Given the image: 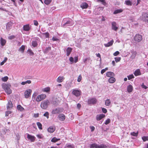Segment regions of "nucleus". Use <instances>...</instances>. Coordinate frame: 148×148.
Segmentation results:
<instances>
[{
  "label": "nucleus",
  "instance_id": "obj_1",
  "mask_svg": "<svg viewBox=\"0 0 148 148\" xmlns=\"http://www.w3.org/2000/svg\"><path fill=\"white\" fill-rule=\"evenodd\" d=\"M2 87L7 94L9 95L11 93L12 90L10 88L11 85L10 84H3Z\"/></svg>",
  "mask_w": 148,
  "mask_h": 148
},
{
  "label": "nucleus",
  "instance_id": "obj_2",
  "mask_svg": "<svg viewBox=\"0 0 148 148\" xmlns=\"http://www.w3.org/2000/svg\"><path fill=\"white\" fill-rule=\"evenodd\" d=\"M49 104L50 102L48 100H44L41 103L40 107L43 109H46Z\"/></svg>",
  "mask_w": 148,
  "mask_h": 148
},
{
  "label": "nucleus",
  "instance_id": "obj_3",
  "mask_svg": "<svg viewBox=\"0 0 148 148\" xmlns=\"http://www.w3.org/2000/svg\"><path fill=\"white\" fill-rule=\"evenodd\" d=\"M64 24L63 25V26H71L72 25L74 24V22L71 19H66L64 20L63 21Z\"/></svg>",
  "mask_w": 148,
  "mask_h": 148
},
{
  "label": "nucleus",
  "instance_id": "obj_4",
  "mask_svg": "<svg viewBox=\"0 0 148 148\" xmlns=\"http://www.w3.org/2000/svg\"><path fill=\"white\" fill-rule=\"evenodd\" d=\"M90 148H107V146L104 144L98 145L94 143L90 145Z\"/></svg>",
  "mask_w": 148,
  "mask_h": 148
},
{
  "label": "nucleus",
  "instance_id": "obj_5",
  "mask_svg": "<svg viewBox=\"0 0 148 148\" xmlns=\"http://www.w3.org/2000/svg\"><path fill=\"white\" fill-rule=\"evenodd\" d=\"M63 109L62 108H57L53 110L51 112L52 114H59L62 112Z\"/></svg>",
  "mask_w": 148,
  "mask_h": 148
},
{
  "label": "nucleus",
  "instance_id": "obj_6",
  "mask_svg": "<svg viewBox=\"0 0 148 148\" xmlns=\"http://www.w3.org/2000/svg\"><path fill=\"white\" fill-rule=\"evenodd\" d=\"M46 96L45 94H41L38 95L36 99V100L37 102H39L45 99Z\"/></svg>",
  "mask_w": 148,
  "mask_h": 148
},
{
  "label": "nucleus",
  "instance_id": "obj_7",
  "mask_svg": "<svg viewBox=\"0 0 148 148\" xmlns=\"http://www.w3.org/2000/svg\"><path fill=\"white\" fill-rule=\"evenodd\" d=\"M141 18L144 21L148 23V14L146 13H143Z\"/></svg>",
  "mask_w": 148,
  "mask_h": 148
},
{
  "label": "nucleus",
  "instance_id": "obj_8",
  "mask_svg": "<svg viewBox=\"0 0 148 148\" xmlns=\"http://www.w3.org/2000/svg\"><path fill=\"white\" fill-rule=\"evenodd\" d=\"M32 92V90L30 89H27L25 91L24 95L26 98H28L30 96Z\"/></svg>",
  "mask_w": 148,
  "mask_h": 148
},
{
  "label": "nucleus",
  "instance_id": "obj_9",
  "mask_svg": "<svg viewBox=\"0 0 148 148\" xmlns=\"http://www.w3.org/2000/svg\"><path fill=\"white\" fill-rule=\"evenodd\" d=\"M142 39L141 35L139 34H136L134 37V40L135 41L137 42H139Z\"/></svg>",
  "mask_w": 148,
  "mask_h": 148
},
{
  "label": "nucleus",
  "instance_id": "obj_10",
  "mask_svg": "<svg viewBox=\"0 0 148 148\" xmlns=\"http://www.w3.org/2000/svg\"><path fill=\"white\" fill-rule=\"evenodd\" d=\"M73 94L76 97L79 96L81 93V90H79L73 89L72 92Z\"/></svg>",
  "mask_w": 148,
  "mask_h": 148
},
{
  "label": "nucleus",
  "instance_id": "obj_11",
  "mask_svg": "<svg viewBox=\"0 0 148 148\" xmlns=\"http://www.w3.org/2000/svg\"><path fill=\"white\" fill-rule=\"evenodd\" d=\"M97 102V99L95 98H92L88 99V103L89 104H95Z\"/></svg>",
  "mask_w": 148,
  "mask_h": 148
},
{
  "label": "nucleus",
  "instance_id": "obj_12",
  "mask_svg": "<svg viewBox=\"0 0 148 148\" xmlns=\"http://www.w3.org/2000/svg\"><path fill=\"white\" fill-rule=\"evenodd\" d=\"M34 40L32 42V45L34 47H35L38 45V42L39 41V39L38 38H35Z\"/></svg>",
  "mask_w": 148,
  "mask_h": 148
},
{
  "label": "nucleus",
  "instance_id": "obj_13",
  "mask_svg": "<svg viewBox=\"0 0 148 148\" xmlns=\"http://www.w3.org/2000/svg\"><path fill=\"white\" fill-rule=\"evenodd\" d=\"M27 135V138L28 140H29L32 142L34 141L35 139V137L34 136L30 135L28 134L27 133L26 134Z\"/></svg>",
  "mask_w": 148,
  "mask_h": 148
},
{
  "label": "nucleus",
  "instance_id": "obj_14",
  "mask_svg": "<svg viewBox=\"0 0 148 148\" xmlns=\"http://www.w3.org/2000/svg\"><path fill=\"white\" fill-rule=\"evenodd\" d=\"M112 30L116 31L118 29V27L117 26V24L115 22H113L112 23Z\"/></svg>",
  "mask_w": 148,
  "mask_h": 148
},
{
  "label": "nucleus",
  "instance_id": "obj_15",
  "mask_svg": "<svg viewBox=\"0 0 148 148\" xmlns=\"http://www.w3.org/2000/svg\"><path fill=\"white\" fill-rule=\"evenodd\" d=\"M105 115L103 114H97L96 116L97 120L99 121L102 118L105 117Z\"/></svg>",
  "mask_w": 148,
  "mask_h": 148
},
{
  "label": "nucleus",
  "instance_id": "obj_16",
  "mask_svg": "<svg viewBox=\"0 0 148 148\" xmlns=\"http://www.w3.org/2000/svg\"><path fill=\"white\" fill-rule=\"evenodd\" d=\"M56 128L54 126H51L48 128L47 130L50 133L53 132L55 130Z\"/></svg>",
  "mask_w": 148,
  "mask_h": 148
},
{
  "label": "nucleus",
  "instance_id": "obj_17",
  "mask_svg": "<svg viewBox=\"0 0 148 148\" xmlns=\"http://www.w3.org/2000/svg\"><path fill=\"white\" fill-rule=\"evenodd\" d=\"M13 107V104L11 101H9L7 105V109H10Z\"/></svg>",
  "mask_w": 148,
  "mask_h": 148
},
{
  "label": "nucleus",
  "instance_id": "obj_18",
  "mask_svg": "<svg viewBox=\"0 0 148 148\" xmlns=\"http://www.w3.org/2000/svg\"><path fill=\"white\" fill-rule=\"evenodd\" d=\"M58 118L60 120L63 121L65 119V116L64 114H61L58 115Z\"/></svg>",
  "mask_w": 148,
  "mask_h": 148
},
{
  "label": "nucleus",
  "instance_id": "obj_19",
  "mask_svg": "<svg viewBox=\"0 0 148 148\" xmlns=\"http://www.w3.org/2000/svg\"><path fill=\"white\" fill-rule=\"evenodd\" d=\"M134 74L136 76L140 75L141 74L140 71L139 69H136L135 71Z\"/></svg>",
  "mask_w": 148,
  "mask_h": 148
},
{
  "label": "nucleus",
  "instance_id": "obj_20",
  "mask_svg": "<svg viewBox=\"0 0 148 148\" xmlns=\"http://www.w3.org/2000/svg\"><path fill=\"white\" fill-rule=\"evenodd\" d=\"M31 28V27L29 25L27 24L24 25L23 26V30L25 31H28Z\"/></svg>",
  "mask_w": 148,
  "mask_h": 148
},
{
  "label": "nucleus",
  "instance_id": "obj_21",
  "mask_svg": "<svg viewBox=\"0 0 148 148\" xmlns=\"http://www.w3.org/2000/svg\"><path fill=\"white\" fill-rule=\"evenodd\" d=\"M131 53L132 54L130 56V58L132 59H134L136 56V51H134L133 50L131 51Z\"/></svg>",
  "mask_w": 148,
  "mask_h": 148
},
{
  "label": "nucleus",
  "instance_id": "obj_22",
  "mask_svg": "<svg viewBox=\"0 0 148 148\" xmlns=\"http://www.w3.org/2000/svg\"><path fill=\"white\" fill-rule=\"evenodd\" d=\"M106 76L108 77H112L114 76V74L112 72H108L106 73Z\"/></svg>",
  "mask_w": 148,
  "mask_h": 148
},
{
  "label": "nucleus",
  "instance_id": "obj_23",
  "mask_svg": "<svg viewBox=\"0 0 148 148\" xmlns=\"http://www.w3.org/2000/svg\"><path fill=\"white\" fill-rule=\"evenodd\" d=\"M64 79L63 77L60 76L57 79L56 81L60 83L63 82Z\"/></svg>",
  "mask_w": 148,
  "mask_h": 148
},
{
  "label": "nucleus",
  "instance_id": "obj_24",
  "mask_svg": "<svg viewBox=\"0 0 148 148\" xmlns=\"http://www.w3.org/2000/svg\"><path fill=\"white\" fill-rule=\"evenodd\" d=\"M113 42L114 41L113 40H112L109 42H108V43L104 44V45L106 47H109L112 46V45Z\"/></svg>",
  "mask_w": 148,
  "mask_h": 148
},
{
  "label": "nucleus",
  "instance_id": "obj_25",
  "mask_svg": "<svg viewBox=\"0 0 148 148\" xmlns=\"http://www.w3.org/2000/svg\"><path fill=\"white\" fill-rule=\"evenodd\" d=\"M66 56H69L71 53L72 49L71 47H68L66 49Z\"/></svg>",
  "mask_w": 148,
  "mask_h": 148
},
{
  "label": "nucleus",
  "instance_id": "obj_26",
  "mask_svg": "<svg viewBox=\"0 0 148 148\" xmlns=\"http://www.w3.org/2000/svg\"><path fill=\"white\" fill-rule=\"evenodd\" d=\"M44 36L45 38H49V34L48 32L43 33H41L40 37L42 36Z\"/></svg>",
  "mask_w": 148,
  "mask_h": 148
},
{
  "label": "nucleus",
  "instance_id": "obj_27",
  "mask_svg": "<svg viewBox=\"0 0 148 148\" xmlns=\"http://www.w3.org/2000/svg\"><path fill=\"white\" fill-rule=\"evenodd\" d=\"M115 79L113 77H110L108 79V82L110 83H113L115 81Z\"/></svg>",
  "mask_w": 148,
  "mask_h": 148
},
{
  "label": "nucleus",
  "instance_id": "obj_28",
  "mask_svg": "<svg viewBox=\"0 0 148 148\" xmlns=\"http://www.w3.org/2000/svg\"><path fill=\"white\" fill-rule=\"evenodd\" d=\"M12 23L11 22H9L6 24V29L8 30H10L12 27Z\"/></svg>",
  "mask_w": 148,
  "mask_h": 148
},
{
  "label": "nucleus",
  "instance_id": "obj_29",
  "mask_svg": "<svg viewBox=\"0 0 148 148\" xmlns=\"http://www.w3.org/2000/svg\"><path fill=\"white\" fill-rule=\"evenodd\" d=\"M127 90L128 92L129 93L131 92L133 90V87L131 85H129L127 86Z\"/></svg>",
  "mask_w": 148,
  "mask_h": 148
},
{
  "label": "nucleus",
  "instance_id": "obj_30",
  "mask_svg": "<svg viewBox=\"0 0 148 148\" xmlns=\"http://www.w3.org/2000/svg\"><path fill=\"white\" fill-rule=\"evenodd\" d=\"M80 6L82 9H85L87 8L88 5L86 3H83L81 4Z\"/></svg>",
  "mask_w": 148,
  "mask_h": 148
},
{
  "label": "nucleus",
  "instance_id": "obj_31",
  "mask_svg": "<svg viewBox=\"0 0 148 148\" xmlns=\"http://www.w3.org/2000/svg\"><path fill=\"white\" fill-rule=\"evenodd\" d=\"M124 3L127 5L131 6L132 5V3L130 0H125Z\"/></svg>",
  "mask_w": 148,
  "mask_h": 148
},
{
  "label": "nucleus",
  "instance_id": "obj_32",
  "mask_svg": "<svg viewBox=\"0 0 148 148\" xmlns=\"http://www.w3.org/2000/svg\"><path fill=\"white\" fill-rule=\"evenodd\" d=\"M111 104V101L110 99H108L105 101V104L106 106H109Z\"/></svg>",
  "mask_w": 148,
  "mask_h": 148
},
{
  "label": "nucleus",
  "instance_id": "obj_33",
  "mask_svg": "<svg viewBox=\"0 0 148 148\" xmlns=\"http://www.w3.org/2000/svg\"><path fill=\"white\" fill-rule=\"evenodd\" d=\"M123 10L121 9L115 10L113 12L114 14H116L118 13L121 12H123Z\"/></svg>",
  "mask_w": 148,
  "mask_h": 148
},
{
  "label": "nucleus",
  "instance_id": "obj_34",
  "mask_svg": "<svg viewBox=\"0 0 148 148\" xmlns=\"http://www.w3.org/2000/svg\"><path fill=\"white\" fill-rule=\"evenodd\" d=\"M0 41L1 45L2 46H4L5 45L6 42V40H5L1 38Z\"/></svg>",
  "mask_w": 148,
  "mask_h": 148
},
{
  "label": "nucleus",
  "instance_id": "obj_35",
  "mask_svg": "<svg viewBox=\"0 0 148 148\" xmlns=\"http://www.w3.org/2000/svg\"><path fill=\"white\" fill-rule=\"evenodd\" d=\"M51 50V47H48L46 48L45 50H43V52L45 53H47Z\"/></svg>",
  "mask_w": 148,
  "mask_h": 148
},
{
  "label": "nucleus",
  "instance_id": "obj_36",
  "mask_svg": "<svg viewBox=\"0 0 148 148\" xmlns=\"http://www.w3.org/2000/svg\"><path fill=\"white\" fill-rule=\"evenodd\" d=\"M17 109L18 110H19L21 111H23L24 110V108L20 105H18L17 106Z\"/></svg>",
  "mask_w": 148,
  "mask_h": 148
},
{
  "label": "nucleus",
  "instance_id": "obj_37",
  "mask_svg": "<svg viewBox=\"0 0 148 148\" xmlns=\"http://www.w3.org/2000/svg\"><path fill=\"white\" fill-rule=\"evenodd\" d=\"M25 49V46L22 45L19 49V51H21L22 53H23Z\"/></svg>",
  "mask_w": 148,
  "mask_h": 148
},
{
  "label": "nucleus",
  "instance_id": "obj_38",
  "mask_svg": "<svg viewBox=\"0 0 148 148\" xmlns=\"http://www.w3.org/2000/svg\"><path fill=\"white\" fill-rule=\"evenodd\" d=\"M60 140V138L58 139L56 137H54L51 139V141L52 142L55 143L57 142L59 140Z\"/></svg>",
  "mask_w": 148,
  "mask_h": 148
},
{
  "label": "nucleus",
  "instance_id": "obj_39",
  "mask_svg": "<svg viewBox=\"0 0 148 148\" xmlns=\"http://www.w3.org/2000/svg\"><path fill=\"white\" fill-rule=\"evenodd\" d=\"M37 125L39 129H40V130L42 129V125L39 122H37Z\"/></svg>",
  "mask_w": 148,
  "mask_h": 148
},
{
  "label": "nucleus",
  "instance_id": "obj_40",
  "mask_svg": "<svg viewBox=\"0 0 148 148\" xmlns=\"http://www.w3.org/2000/svg\"><path fill=\"white\" fill-rule=\"evenodd\" d=\"M142 139L144 142L148 140V136H143L142 137Z\"/></svg>",
  "mask_w": 148,
  "mask_h": 148
},
{
  "label": "nucleus",
  "instance_id": "obj_41",
  "mask_svg": "<svg viewBox=\"0 0 148 148\" xmlns=\"http://www.w3.org/2000/svg\"><path fill=\"white\" fill-rule=\"evenodd\" d=\"M97 1L98 2H101V3L104 5H105L106 4L105 0H97Z\"/></svg>",
  "mask_w": 148,
  "mask_h": 148
},
{
  "label": "nucleus",
  "instance_id": "obj_42",
  "mask_svg": "<svg viewBox=\"0 0 148 148\" xmlns=\"http://www.w3.org/2000/svg\"><path fill=\"white\" fill-rule=\"evenodd\" d=\"M8 78L7 76H5L2 77L1 79L4 82H6L8 79Z\"/></svg>",
  "mask_w": 148,
  "mask_h": 148
},
{
  "label": "nucleus",
  "instance_id": "obj_43",
  "mask_svg": "<svg viewBox=\"0 0 148 148\" xmlns=\"http://www.w3.org/2000/svg\"><path fill=\"white\" fill-rule=\"evenodd\" d=\"M43 116L47 117V119L49 118V113L48 112H46L43 114Z\"/></svg>",
  "mask_w": 148,
  "mask_h": 148
},
{
  "label": "nucleus",
  "instance_id": "obj_44",
  "mask_svg": "<svg viewBox=\"0 0 148 148\" xmlns=\"http://www.w3.org/2000/svg\"><path fill=\"white\" fill-rule=\"evenodd\" d=\"M66 147L67 148H75L74 146L70 144H66Z\"/></svg>",
  "mask_w": 148,
  "mask_h": 148
},
{
  "label": "nucleus",
  "instance_id": "obj_45",
  "mask_svg": "<svg viewBox=\"0 0 148 148\" xmlns=\"http://www.w3.org/2000/svg\"><path fill=\"white\" fill-rule=\"evenodd\" d=\"M50 89L49 87H47L44 88L43 90V91L44 92H48L49 91Z\"/></svg>",
  "mask_w": 148,
  "mask_h": 148
},
{
  "label": "nucleus",
  "instance_id": "obj_46",
  "mask_svg": "<svg viewBox=\"0 0 148 148\" xmlns=\"http://www.w3.org/2000/svg\"><path fill=\"white\" fill-rule=\"evenodd\" d=\"M71 87V86L69 83H66L65 85V87L66 89H69Z\"/></svg>",
  "mask_w": 148,
  "mask_h": 148
},
{
  "label": "nucleus",
  "instance_id": "obj_47",
  "mask_svg": "<svg viewBox=\"0 0 148 148\" xmlns=\"http://www.w3.org/2000/svg\"><path fill=\"white\" fill-rule=\"evenodd\" d=\"M51 0H45L44 3L46 5L49 4L51 2Z\"/></svg>",
  "mask_w": 148,
  "mask_h": 148
},
{
  "label": "nucleus",
  "instance_id": "obj_48",
  "mask_svg": "<svg viewBox=\"0 0 148 148\" xmlns=\"http://www.w3.org/2000/svg\"><path fill=\"white\" fill-rule=\"evenodd\" d=\"M138 132H131V134L132 136H137L138 135Z\"/></svg>",
  "mask_w": 148,
  "mask_h": 148
},
{
  "label": "nucleus",
  "instance_id": "obj_49",
  "mask_svg": "<svg viewBox=\"0 0 148 148\" xmlns=\"http://www.w3.org/2000/svg\"><path fill=\"white\" fill-rule=\"evenodd\" d=\"M27 51L29 52L30 56H33L34 55V53L32 51L31 49H28Z\"/></svg>",
  "mask_w": 148,
  "mask_h": 148
},
{
  "label": "nucleus",
  "instance_id": "obj_50",
  "mask_svg": "<svg viewBox=\"0 0 148 148\" xmlns=\"http://www.w3.org/2000/svg\"><path fill=\"white\" fill-rule=\"evenodd\" d=\"M127 77L129 80H131V79L133 78L134 77L133 74H131L129 75V76H128Z\"/></svg>",
  "mask_w": 148,
  "mask_h": 148
},
{
  "label": "nucleus",
  "instance_id": "obj_51",
  "mask_svg": "<svg viewBox=\"0 0 148 148\" xmlns=\"http://www.w3.org/2000/svg\"><path fill=\"white\" fill-rule=\"evenodd\" d=\"M110 122V119H108L104 123L106 125H107Z\"/></svg>",
  "mask_w": 148,
  "mask_h": 148
},
{
  "label": "nucleus",
  "instance_id": "obj_52",
  "mask_svg": "<svg viewBox=\"0 0 148 148\" xmlns=\"http://www.w3.org/2000/svg\"><path fill=\"white\" fill-rule=\"evenodd\" d=\"M115 61L116 62H117L120 61L121 59V58L120 57H115L114 58Z\"/></svg>",
  "mask_w": 148,
  "mask_h": 148
},
{
  "label": "nucleus",
  "instance_id": "obj_53",
  "mask_svg": "<svg viewBox=\"0 0 148 148\" xmlns=\"http://www.w3.org/2000/svg\"><path fill=\"white\" fill-rule=\"evenodd\" d=\"M82 79V76H81V75H79L78 77V78H77V81L78 82H80L81 79Z\"/></svg>",
  "mask_w": 148,
  "mask_h": 148
},
{
  "label": "nucleus",
  "instance_id": "obj_54",
  "mask_svg": "<svg viewBox=\"0 0 148 148\" xmlns=\"http://www.w3.org/2000/svg\"><path fill=\"white\" fill-rule=\"evenodd\" d=\"M52 40L53 41H58L59 40V39L56 37L55 36H53V37L52 38Z\"/></svg>",
  "mask_w": 148,
  "mask_h": 148
},
{
  "label": "nucleus",
  "instance_id": "obj_55",
  "mask_svg": "<svg viewBox=\"0 0 148 148\" xmlns=\"http://www.w3.org/2000/svg\"><path fill=\"white\" fill-rule=\"evenodd\" d=\"M102 112L104 113H106L107 112V110L106 109L103 108H102Z\"/></svg>",
  "mask_w": 148,
  "mask_h": 148
},
{
  "label": "nucleus",
  "instance_id": "obj_56",
  "mask_svg": "<svg viewBox=\"0 0 148 148\" xmlns=\"http://www.w3.org/2000/svg\"><path fill=\"white\" fill-rule=\"evenodd\" d=\"M37 95V94L36 93H34V94L32 96V99H33V101H34V100H35V97Z\"/></svg>",
  "mask_w": 148,
  "mask_h": 148
},
{
  "label": "nucleus",
  "instance_id": "obj_57",
  "mask_svg": "<svg viewBox=\"0 0 148 148\" xmlns=\"http://www.w3.org/2000/svg\"><path fill=\"white\" fill-rule=\"evenodd\" d=\"M119 53L120 52L119 51H117L114 53L113 55L114 56H116L119 54Z\"/></svg>",
  "mask_w": 148,
  "mask_h": 148
},
{
  "label": "nucleus",
  "instance_id": "obj_58",
  "mask_svg": "<svg viewBox=\"0 0 148 148\" xmlns=\"http://www.w3.org/2000/svg\"><path fill=\"white\" fill-rule=\"evenodd\" d=\"M69 61L71 62V64H72L74 62V58L72 57H70L69 59Z\"/></svg>",
  "mask_w": 148,
  "mask_h": 148
},
{
  "label": "nucleus",
  "instance_id": "obj_59",
  "mask_svg": "<svg viewBox=\"0 0 148 148\" xmlns=\"http://www.w3.org/2000/svg\"><path fill=\"white\" fill-rule=\"evenodd\" d=\"M39 116V114L38 113H36V114H34V116H33L35 118H38Z\"/></svg>",
  "mask_w": 148,
  "mask_h": 148
},
{
  "label": "nucleus",
  "instance_id": "obj_60",
  "mask_svg": "<svg viewBox=\"0 0 148 148\" xmlns=\"http://www.w3.org/2000/svg\"><path fill=\"white\" fill-rule=\"evenodd\" d=\"M11 113L10 111H7L5 112V116H8L9 114H10Z\"/></svg>",
  "mask_w": 148,
  "mask_h": 148
},
{
  "label": "nucleus",
  "instance_id": "obj_61",
  "mask_svg": "<svg viewBox=\"0 0 148 148\" xmlns=\"http://www.w3.org/2000/svg\"><path fill=\"white\" fill-rule=\"evenodd\" d=\"M78 60V58L77 57H75L74 58V61L75 63H76Z\"/></svg>",
  "mask_w": 148,
  "mask_h": 148
},
{
  "label": "nucleus",
  "instance_id": "obj_62",
  "mask_svg": "<svg viewBox=\"0 0 148 148\" xmlns=\"http://www.w3.org/2000/svg\"><path fill=\"white\" fill-rule=\"evenodd\" d=\"M141 86L143 88H144L145 89H146L147 88V87L144 85L143 83V84L141 85Z\"/></svg>",
  "mask_w": 148,
  "mask_h": 148
},
{
  "label": "nucleus",
  "instance_id": "obj_63",
  "mask_svg": "<svg viewBox=\"0 0 148 148\" xmlns=\"http://www.w3.org/2000/svg\"><path fill=\"white\" fill-rule=\"evenodd\" d=\"M90 128L91 130V132H92L95 129V128L93 126H90Z\"/></svg>",
  "mask_w": 148,
  "mask_h": 148
},
{
  "label": "nucleus",
  "instance_id": "obj_64",
  "mask_svg": "<svg viewBox=\"0 0 148 148\" xmlns=\"http://www.w3.org/2000/svg\"><path fill=\"white\" fill-rule=\"evenodd\" d=\"M15 38V36H11L8 37V38L9 39H12Z\"/></svg>",
  "mask_w": 148,
  "mask_h": 148
}]
</instances>
